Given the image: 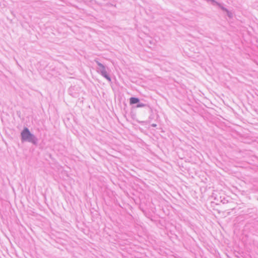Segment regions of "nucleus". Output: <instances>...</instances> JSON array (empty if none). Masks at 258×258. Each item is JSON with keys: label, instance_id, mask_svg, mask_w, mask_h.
I'll list each match as a JSON object with an SVG mask.
<instances>
[{"label": "nucleus", "instance_id": "f257e3e1", "mask_svg": "<svg viewBox=\"0 0 258 258\" xmlns=\"http://www.w3.org/2000/svg\"><path fill=\"white\" fill-rule=\"evenodd\" d=\"M22 138L23 140H28L32 142H35L34 136L30 133L28 128H26L21 133Z\"/></svg>", "mask_w": 258, "mask_h": 258}, {"label": "nucleus", "instance_id": "f03ea898", "mask_svg": "<svg viewBox=\"0 0 258 258\" xmlns=\"http://www.w3.org/2000/svg\"><path fill=\"white\" fill-rule=\"evenodd\" d=\"M130 102L131 104H136L139 102V99L137 98L132 97L130 99Z\"/></svg>", "mask_w": 258, "mask_h": 258}, {"label": "nucleus", "instance_id": "7ed1b4c3", "mask_svg": "<svg viewBox=\"0 0 258 258\" xmlns=\"http://www.w3.org/2000/svg\"><path fill=\"white\" fill-rule=\"evenodd\" d=\"M145 105L143 104H139L137 105V107H144Z\"/></svg>", "mask_w": 258, "mask_h": 258}, {"label": "nucleus", "instance_id": "20e7f679", "mask_svg": "<svg viewBox=\"0 0 258 258\" xmlns=\"http://www.w3.org/2000/svg\"><path fill=\"white\" fill-rule=\"evenodd\" d=\"M105 77H106L107 79H108L109 80H110V79L109 78H108V77H107V76H105Z\"/></svg>", "mask_w": 258, "mask_h": 258}]
</instances>
